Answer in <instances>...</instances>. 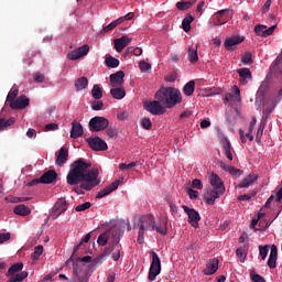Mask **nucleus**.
Segmentation results:
<instances>
[{"label": "nucleus", "mask_w": 282, "mask_h": 282, "mask_svg": "<svg viewBox=\"0 0 282 282\" xmlns=\"http://www.w3.org/2000/svg\"><path fill=\"white\" fill-rule=\"evenodd\" d=\"M220 144L223 147V151L227 160H229V162H232V145L230 144L228 138L224 137L220 141Z\"/></svg>", "instance_id": "21"}, {"label": "nucleus", "mask_w": 282, "mask_h": 282, "mask_svg": "<svg viewBox=\"0 0 282 282\" xmlns=\"http://www.w3.org/2000/svg\"><path fill=\"white\" fill-rule=\"evenodd\" d=\"M128 52H132L134 56H142V48L140 47L133 48V46H129Z\"/></svg>", "instance_id": "58"}, {"label": "nucleus", "mask_w": 282, "mask_h": 282, "mask_svg": "<svg viewBox=\"0 0 282 282\" xmlns=\"http://www.w3.org/2000/svg\"><path fill=\"white\" fill-rule=\"evenodd\" d=\"M135 166H138V162H131V163H129V164H126V163H121L120 165H119V170L120 171H129V169H133V167H135Z\"/></svg>", "instance_id": "54"}, {"label": "nucleus", "mask_w": 282, "mask_h": 282, "mask_svg": "<svg viewBox=\"0 0 282 282\" xmlns=\"http://www.w3.org/2000/svg\"><path fill=\"white\" fill-rule=\"evenodd\" d=\"M45 131H57L58 124L57 123H48L45 126Z\"/></svg>", "instance_id": "61"}, {"label": "nucleus", "mask_w": 282, "mask_h": 282, "mask_svg": "<svg viewBox=\"0 0 282 282\" xmlns=\"http://www.w3.org/2000/svg\"><path fill=\"white\" fill-rule=\"evenodd\" d=\"M217 270H219V260L216 258H213L206 263V268L203 270V273L206 276H210V274H215Z\"/></svg>", "instance_id": "16"}, {"label": "nucleus", "mask_w": 282, "mask_h": 282, "mask_svg": "<svg viewBox=\"0 0 282 282\" xmlns=\"http://www.w3.org/2000/svg\"><path fill=\"white\" fill-rule=\"evenodd\" d=\"M241 63H243V65L252 64V53L246 52L245 55L241 57Z\"/></svg>", "instance_id": "51"}, {"label": "nucleus", "mask_w": 282, "mask_h": 282, "mask_svg": "<svg viewBox=\"0 0 282 282\" xmlns=\"http://www.w3.org/2000/svg\"><path fill=\"white\" fill-rule=\"evenodd\" d=\"M213 19L216 20L214 25H226L227 21H230L232 19V14H230V9H223L217 11L214 15Z\"/></svg>", "instance_id": "11"}, {"label": "nucleus", "mask_w": 282, "mask_h": 282, "mask_svg": "<svg viewBox=\"0 0 282 282\" xmlns=\"http://www.w3.org/2000/svg\"><path fill=\"white\" fill-rule=\"evenodd\" d=\"M58 174L55 170H48L40 177L41 184H54V181L57 180Z\"/></svg>", "instance_id": "18"}, {"label": "nucleus", "mask_w": 282, "mask_h": 282, "mask_svg": "<svg viewBox=\"0 0 282 282\" xmlns=\"http://www.w3.org/2000/svg\"><path fill=\"white\" fill-rule=\"evenodd\" d=\"M232 91H234V94L229 93L224 97L223 100H224L225 105H228V102H230V100H241V90H239V87L234 86Z\"/></svg>", "instance_id": "24"}, {"label": "nucleus", "mask_w": 282, "mask_h": 282, "mask_svg": "<svg viewBox=\"0 0 282 282\" xmlns=\"http://www.w3.org/2000/svg\"><path fill=\"white\" fill-rule=\"evenodd\" d=\"M109 127V120L105 117H94L89 121L90 131H105Z\"/></svg>", "instance_id": "6"}, {"label": "nucleus", "mask_w": 282, "mask_h": 282, "mask_svg": "<svg viewBox=\"0 0 282 282\" xmlns=\"http://www.w3.org/2000/svg\"><path fill=\"white\" fill-rule=\"evenodd\" d=\"M270 6H272V0H267L261 9L262 14H267L270 11Z\"/></svg>", "instance_id": "60"}, {"label": "nucleus", "mask_w": 282, "mask_h": 282, "mask_svg": "<svg viewBox=\"0 0 282 282\" xmlns=\"http://www.w3.org/2000/svg\"><path fill=\"white\" fill-rule=\"evenodd\" d=\"M236 254L240 259L241 263H245L246 258L248 257V250H246V246L238 248L236 250Z\"/></svg>", "instance_id": "41"}, {"label": "nucleus", "mask_w": 282, "mask_h": 282, "mask_svg": "<svg viewBox=\"0 0 282 282\" xmlns=\"http://www.w3.org/2000/svg\"><path fill=\"white\" fill-rule=\"evenodd\" d=\"M193 6V2L191 1H180L176 3L177 10H188Z\"/></svg>", "instance_id": "45"}, {"label": "nucleus", "mask_w": 282, "mask_h": 282, "mask_svg": "<svg viewBox=\"0 0 282 282\" xmlns=\"http://www.w3.org/2000/svg\"><path fill=\"white\" fill-rule=\"evenodd\" d=\"M89 239H91V234H87L83 237L82 241L75 246L74 248V252L70 259H74V254H76V252H78V250H80V246H83V243H89Z\"/></svg>", "instance_id": "40"}, {"label": "nucleus", "mask_w": 282, "mask_h": 282, "mask_svg": "<svg viewBox=\"0 0 282 282\" xmlns=\"http://www.w3.org/2000/svg\"><path fill=\"white\" fill-rule=\"evenodd\" d=\"M183 94L185 96H193V94H195V82L191 80L188 82L184 88H183Z\"/></svg>", "instance_id": "38"}, {"label": "nucleus", "mask_w": 282, "mask_h": 282, "mask_svg": "<svg viewBox=\"0 0 282 282\" xmlns=\"http://www.w3.org/2000/svg\"><path fill=\"white\" fill-rule=\"evenodd\" d=\"M195 21V18L191 14H187L182 21V29L184 32H191V23Z\"/></svg>", "instance_id": "35"}, {"label": "nucleus", "mask_w": 282, "mask_h": 282, "mask_svg": "<svg viewBox=\"0 0 282 282\" xmlns=\"http://www.w3.org/2000/svg\"><path fill=\"white\" fill-rule=\"evenodd\" d=\"M30 105V98H28L25 95L20 96L14 101L9 104V107L14 110L19 109H25Z\"/></svg>", "instance_id": "14"}, {"label": "nucleus", "mask_w": 282, "mask_h": 282, "mask_svg": "<svg viewBox=\"0 0 282 282\" xmlns=\"http://www.w3.org/2000/svg\"><path fill=\"white\" fill-rule=\"evenodd\" d=\"M21 270H23V262L14 263L9 268L7 276H15L17 272H21Z\"/></svg>", "instance_id": "33"}, {"label": "nucleus", "mask_w": 282, "mask_h": 282, "mask_svg": "<svg viewBox=\"0 0 282 282\" xmlns=\"http://www.w3.org/2000/svg\"><path fill=\"white\" fill-rule=\"evenodd\" d=\"M19 96V89H14L10 91L7 96V102H14L17 97Z\"/></svg>", "instance_id": "52"}, {"label": "nucleus", "mask_w": 282, "mask_h": 282, "mask_svg": "<svg viewBox=\"0 0 282 282\" xmlns=\"http://www.w3.org/2000/svg\"><path fill=\"white\" fill-rule=\"evenodd\" d=\"M192 187L202 191L204 188V185L202 184V181L199 178H195L192 181Z\"/></svg>", "instance_id": "57"}, {"label": "nucleus", "mask_w": 282, "mask_h": 282, "mask_svg": "<svg viewBox=\"0 0 282 282\" xmlns=\"http://www.w3.org/2000/svg\"><path fill=\"white\" fill-rule=\"evenodd\" d=\"M89 85V79L87 77H79L75 80L76 91H83V89H87Z\"/></svg>", "instance_id": "29"}, {"label": "nucleus", "mask_w": 282, "mask_h": 282, "mask_svg": "<svg viewBox=\"0 0 282 282\" xmlns=\"http://www.w3.org/2000/svg\"><path fill=\"white\" fill-rule=\"evenodd\" d=\"M232 177H241L243 175V171L235 167V166H229V170L227 171Z\"/></svg>", "instance_id": "47"}, {"label": "nucleus", "mask_w": 282, "mask_h": 282, "mask_svg": "<svg viewBox=\"0 0 282 282\" xmlns=\"http://www.w3.org/2000/svg\"><path fill=\"white\" fill-rule=\"evenodd\" d=\"M65 210H67V200H65V198H59L52 208V219H58V217H61Z\"/></svg>", "instance_id": "10"}, {"label": "nucleus", "mask_w": 282, "mask_h": 282, "mask_svg": "<svg viewBox=\"0 0 282 282\" xmlns=\"http://www.w3.org/2000/svg\"><path fill=\"white\" fill-rule=\"evenodd\" d=\"M28 274H29L28 271H22L20 273H17L14 275V279L17 282H22V281H25V279H28Z\"/></svg>", "instance_id": "55"}, {"label": "nucleus", "mask_w": 282, "mask_h": 282, "mask_svg": "<svg viewBox=\"0 0 282 282\" xmlns=\"http://www.w3.org/2000/svg\"><path fill=\"white\" fill-rule=\"evenodd\" d=\"M169 223L166 220H162V223L159 226L154 225V228H152L153 230H156L159 232V235H163L166 236L169 235Z\"/></svg>", "instance_id": "32"}, {"label": "nucleus", "mask_w": 282, "mask_h": 282, "mask_svg": "<svg viewBox=\"0 0 282 282\" xmlns=\"http://www.w3.org/2000/svg\"><path fill=\"white\" fill-rule=\"evenodd\" d=\"M152 262L150 265L148 279L149 281H155L156 276L162 272V261L160 260V256L155 253V251L151 252Z\"/></svg>", "instance_id": "5"}, {"label": "nucleus", "mask_w": 282, "mask_h": 282, "mask_svg": "<svg viewBox=\"0 0 282 282\" xmlns=\"http://www.w3.org/2000/svg\"><path fill=\"white\" fill-rule=\"evenodd\" d=\"M236 72L239 75L240 85H248V82L252 80V72H250V68H238Z\"/></svg>", "instance_id": "17"}, {"label": "nucleus", "mask_w": 282, "mask_h": 282, "mask_svg": "<svg viewBox=\"0 0 282 282\" xmlns=\"http://www.w3.org/2000/svg\"><path fill=\"white\" fill-rule=\"evenodd\" d=\"M14 122H17V119L14 117H10L9 119L0 117V131H3V129H8V127H12Z\"/></svg>", "instance_id": "34"}, {"label": "nucleus", "mask_w": 282, "mask_h": 282, "mask_svg": "<svg viewBox=\"0 0 282 282\" xmlns=\"http://www.w3.org/2000/svg\"><path fill=\"white\" fill-rule=\"evenodd\" d=\"M131 41H133V39H131L127 35L116 39L113 41L116 52H122V50H124V47H127V45H129V43H131Z\"/></svg>", "instance_id": "20"}, {"label": "nucleus", "mask_w": 282, "mask_h": 282, "mask_svg": "<svg viewBox=\"0 0 282 282\" xmlns=\"http://www.w3.org/2000/svg\"><path fill=\"white\" fill-rule=\"evenodd\" d=\"M259 218H253L251 220V228H253V230H260V231H263V230H268V228H270V225L267 223L264 225V227H260V228H257V225L259 224Z\"/></svg>", "instance_id": "42"}, {"label": "nucleus", "mask_w": 282, "mask_h": 282, "mask_svg": "<svg viewBox=\"0 0 282 282\" xmlns=\"http://www.w3.org/2000/svg\"><path fill=\"white\" fill-rule=\"evenodd\" d=\"M6 241H10V232L0 234V243H6Z\"/></svg>", "instance_id": "62"}, {"label": "nucleus", "mask_w": 282, "mask_h": 282, "mask_svg": "<svg viewBox=\"0 0 282 282\" xmlns=\"http://www.w3.org/2000/svg\"><path fill=\"white\" fill-rule=\"evenodd\" d=\"M209 183L213 188L207 189L204 195V199L206 204L213 206L215 204V199H219V197L226 193V186L224 185L221 177L213 172L209 174Z\"/></svg>", "instance_id": "3"}, {"label": "nucleus", "mask_w": 282, "mask_h": 282, "mask_svg": "<svg viewBox=\"0 0 282 282\" xmlns=\"http://www.w3.org/2000/svg\"><path fill=\"white\" fill-rule=\"evenodd\" d=\"M41 254H43V246L39 245L34 248V252H33V261H39V259L41 258Z\"/></svg>", "instance_id": "49"}, {"label": "nucleus", "mask_w": 282, "mask_h": 282, "mask_svg": "<svg viewBox=\"0 0 282 282\" xmlns=\"http://www.w3.org/2000/svg\"><path fill=\"white\" fill-rule=\"evenodd\" d=\"M86 142L93 151H107V149H109L107 142L100 137L87 138Z\"/></svg>", "instance_id": "9"}, {"label": "nucleus", "mask_w": 282, "mask_h": 282, "mask_svg": "<svg viewBox=\"0 0 282 282\" xmlns=\"http://www.w3.org/2000/svg\"><path fill=\"white\" fill-rule=\"evenodd\" d=\"M278 257H279V249L276 248V245H272L270 256L268 259V267L271 270H274V268H276V258Z\"/></svg>", "instance_id": "22"}, {"label": "nucleus", "mask_w": 282, "mask_h": 282, "mask_svg": "<svg viewBox=\"0 0 282 282\" xmlns=\"http://www.w3.org/2000/svg\"><path fill=\"white\" fill-rule=\"evenodd\" d=\"M105 63L107 67H110L111 69H116V67L120 66V61L111 55L106 57Z\"/></svg>", "instance_id": "37"}, {"label": "nucleus", "mask_w": 282, "mask_h": 282, "mask_svg": "<svg viewBox=\"0 0 282 282\" xmlns=\"http://www.w3.org/2000/svg\"><path fill=\"white\" fill-rule=\"evenodd\" d=\"M270 250V246H259V254L263 261H265V258L268 257V252Z\"/></svg>", "instance_id": "44"}, {"label": "nucleus", "mask_w": 282, "mask_h": 282, "mask_svg": "<svg viewBox=\"0 0 282 282\" xmlns=\"http://www.w3.org/2000/svg\"><path fill=\"white\" fill-rule=\"evenodd\" d=\"M87 54H89V45L84 44L83 46L68 53L67 58L69 61H78V58H83V56H87Z\"/></svg>", "instance_id": "12"}, {"label": "nucleus", "mask_w": 282, "mask_h": 282, "mask_svg": "<svg viewBox=\"0 0 282 282\" xmlns=\"http://www.w3.org/2000/svg\"><path fill=\"white\" fill-rule=\"evenodd\" d=\"M89 208H91V203L90 202H86V203H83L80 205H77L75 207V210H76V213H83L85 210H89Z\"/></svg>", "instance_id": "48"}, {"label": "nucleus", "mask_w": 282, "mask_h": 282, "mask_svg": "<svg viewBox=\"0 0 282 282\" xmlns=\"http://www.w3.org/2000/svg\"><path fill=\"white\" fill-rule=\"evenodd\" d=\"M13 213L20 217H28V215L32 213V209H30V207L25 206L24 204H21L14 207Z\"/></svg>", "instance_id": "26"}, {"label": "nucleus", "mask_w": 282, "mask_h": 282, "mask_svg": "<svg viewBox=\"0 0 282 282\" xmlns=\"http://www.w3.org/2000/svg\"><path fill=\"white\" fill-rule=\"evenodd\" d=\"M251 281H253V282H265V279H263V276H261L260 274H253V275H251Z\"/></svg>", "instance_id": "64"}, {"label": "nucleus", "mask_w": 282, "mask_h": 282, "mask_svg": "<svg viewBox=\"0 0 282 282\" xmlns=\"http://www.w3.org/2000/svg\"><path fill=\"white\" fill-rule=\"evenodd\" d=\"M113 191H116V185L110 184L97 193L96 199H102V197H107V195H111Z\"/></svg>", "instance_id": "30"}, {"label": "nucleus", "mask_w": 282, "mask_h": 282, "mask_svg": "<svg viewBox=\"0 0 282 282\" xmlns=\"http://www.w3.org/2000/svg\"><path fill=\"white\" fill-rule=\"evenodd\" d=\"M187 58H188L189 63H192V65H195V63H197L199 61V55L197 54V47L188 48Z\"/></svg>", "instance_id": "31"}, {"label": "nucleus", "mask_w": 282, "mask_h": 282, "mask_svg": "<svg viewBox=\"0 0 282 282\" xmlns=\"http://www.w3.org/2000/svg\"><path fill=\"white\" fill-rule=\"evenodd\" d=\"M83 124L78 121H73L72 122V130H70V138L76 140V138H83Z\"/></svg>", "instance_id": "23"}, {"label": "nucleus", "mask_w": 282, "mask_h": 282, "mask_svg": "<svg viewBox=\"0 0 282 282\" xmlns=\"http://www.w3.org/2000/svg\"><path fill=\"white\" fill-rule=\"evenodd\" d=\"M88 169H91V163L85 162L83 159L73 162L66 176L68 186H78V184H80V188H84V191L96 188V186L100 184V180L98 178L100 172L98 169L89 171Z\"/></svg>", "instance_id": "1"}, {"label": "nucleus", "mask_w": 282, "mask_h": 282, "mask_svg": "<svg viewBox=\"0 0 282 282\" xmlns=\"http://www.w3.org/2000/svg\"><path fill=\"white\" fill-rule=\"evenodd\" d=\"M139 67H140L141 72H149V69H151V64H149L147 62H140Z\"/></svg>", "instance_id": "59"}, {"label": "nucleus", "mask_w": 282, "mask_h": 282, "mask_svg": "<svg viewBox=\"0 0 282 282\" xmlns=\"http://www.w3.org/2000/svg\"><path fill=\"white\" fill-rule=\"evenodd\" d=\"M240 43H243V37L241 36L228 37L225 41V48L228 50V52H230L232 51V47H235V45H239Z\"/></svg>", "instance_id": "25"}, {"label": "nucleus", "mask_w": 282, "mask_h": 282, "mask_svg": "<svg viewBox=\"0 0 282 282\" xmlns=\"http://www.w3.org/2000/svg\"><path fill=\"white\" fill-rule=\"evenodd\" d=\"M155 227V217L151 214L142 216L140 218V227H139V236H138V243H144V230L153 231Z\"/></svg>", "instance_id": "4"}, {"label": "nucleus", "mask_w": 282, "mask_h": 282, "mask_svg": "<svg viewBox=\"0 0 282 282\" xmlns=\"http://www.w3.org/2000/svg\"><path fill=\"white\" fill-rule=\"evenodd\" d=\"M259 180L258 175H248L242 180V182L238 185V188H248L250 184H253V182H257Z\"/></svg>", "instance_id": "28"}, {"label": "nucleus", "mask_w": 282, "mask_h": 282, "mask_svg": "<svg viewBox=\"0 0 282 282\" xmlns=\"http://www.w3.org/2000/svg\"><path fill=\"white\" fill-rule=\"evenodd\" d=\"M184 213H186L188 219V224H191V226H193V228H199V221L202 220V217L199 216V212L189 208L186 205L182 206Z\"/></svg>", "instance_id": "8"}, {"label": "nucleus", "mask_w": 282, "mask_h": 282, "mask_svg": "<svg viewBox=\"0 0 282 282\" xmlns=\"http://www.w3.org/2000/svg\"><path fill=\"white\" fill-rule=\"evenodd\" d=\"M155 100H159L165 109H173L175 105L182 102V93L174 87H161L154 96Z\"/></svg>", "instance_id": "2"}, {"label": "nucleus", "mask_w": 282, "mask_h": 282, "mask_svg": "<svg viewBox=\"0 0 282 282\" xmlns=\"http://www.w3.org/2000/svg\"><path fill=\"white\" fill-rule=\"evenodd\" d=\"M274 30H276V25H272L269 29L263 24H257L254 26V33L257 34V36H262L264 39H268V36H272L274 34Z\"/></svg>", "instance_id": "13"}, {"label": "nucleus", "mask_w": 282, "mask_h": 282, "mask_svg": "<svg viewBox=\"0 0 282 282\" xmlns=\"http://www.w3.org/2000/svg\"><path fill=\"white\" fill-rule=\"evenodd\" d=\"M102 107H105V104L101 100L96 99L95 101H91L93 111H100Z\"/></svg>", "instance_id": "50"}, {"label": "nucleus", "mask_w": 282, "mask_h": 282, "mask_svg": "<svg viewBox=\"0 0 282 282\" xmlns=\"http://www.w3.org/2000/svg\"><path fill=\"white\" fill-rule=\"evenodd\" d=\"M141 127L147 131H151V129H153V122H151L149 118H143L141 119Z\"/></svg>", "instance_id": "46"}, {"label": "nucleus", "mask_w": 282, "mask_h": 282, "mask_svg": "<svg viewBox=\"0 0 282 282\" xmlns=\"http://www.w3.org/2000/svg\"><path fill=\"white\" fill-rule=\"evenodd\" d=\"M124 85V72L119 70L110 75V87H122Z\"/></svg>", "instance_id": "15"}, {"label": "nucleus", "mask_w": 282, "mask_h": 282, "mask_svg": "<svg viewBox=\"0 0 282 282\" xmlns=\"http://www.w3.org/2000/svg\"><path fill=\"white\" fill-rule=\"evenodd\" d=\"M118 243H120V237L115 239L112 243L105 249V251L101 253V257H109V254H111L113 250H116V246H118Z\"/></svg>", "instance_id": "36"}, {"label": "nucleus", "mask_w": 282, "mask_h": 282, "mask_svg": "<svg viewBox=\"0 0 282 282\" xmlns=\"http://www.w3.org/2000/svg\"><path fill=\"white\" fill-rule=\"evenodd\" d=\"M187 195L189 199H197L199 197V192L193 189V188H187Z\"/></svg>", "instance_id": "56"}, {"label": "nucleus", "mask_w": 282, "mask_h": 282, "mask_svg": "<svg viewBox=\"0 0 282 282\" xmlns=\"http://www.w3.org/2000/svg\"><path fill=\"white\" fill-rule=\"evenodd\" d=\"M91 96L95 100H100L102 98V88L98 84L93 86Z\"/></svg>", "instance_id": "39"}, {"label": "nucleus", "mask_w": 282, "mask_h": 282, "mask_svg": "<svg viewBox=\"0 0 282 282\" xmlns=\"http://www.w3.org/2000/svg\"><path fill=\"white\" fill-rule=\"evenodd\" d=\"M107 137L111 138L112 140H116L118 138V129L116 128H108L106 130Z\"/></svg>", "instance_id": "53"}, {"label": "nucleus", "mask_w": 282, "mask_h": 282, "mask_svg": "<svg viewBox=\"0 0 282 282\" xmlns=\"http://www.w3.org/2000/svg\"><path fill=\"white\" fill-rule=\"evenodd\" d=\"M43 80H45V75L41 74V73H36L34 76V82L35 83H43Z\"/></svg>", "instance_id": "63"}, {"label": "nucleus", "mask_w": 282, "mask_h": 282, "mask_svg": "<svg viewBox=\"0 0 282 282\" xmlns=\"http://www.w3.org/2000/svg\"><path fill=\"white\" fill-rule=\"evenodd\" d=\"M107 241H109L108 232H104V234L99 235V237L97 239L98 246H107Z\"/></svg>", "instance_id": "43"}, {"label": "nucleus", "mask_w": 282, "mask_h": 282, "mask_svg": "<svg viewBox=\"0 0 282 282\" xmlns=\"http://www.w3.org/2000/svg\"><path fill=\"white\" fill-rule=\"evenodd\" d=\"M110 94L112 98H115V100H122V98L127 96V91L124 90V88H120L118 86L111 88Z\"/></svg>", "instance_id": "27"}, {"label": "nucleus", "mask_w": 282, "mask_h": 282, "mask_svg": "<svg viewBox=\"0 0 282 282\" xmlns=\"http://www.w3.org/2000/svg\"><path fill=\"white\" fill-rule=\"evenodd\" d=\"M68 158H69V150H67V148L65 147H62L57 153L55 164L57 166H63L64 164H66Z\"/></svg>", "instance_id": "19"}, {"label": "nucleus", "mask_w": 282, "mask_h": 282, "mask_svg": "<svg viewBox=\"0 0 282 282\" xmlns=\"http://www.w3.org/2000/svg\"><path fill=\"white\" fill-rule=\"evenodd\" d=\"M144 109L152 113V116H162L166 113V109L163 107L162 101L159 99L145 102Z\"/></svg>", "instance_id": "7"}]
</instances>
